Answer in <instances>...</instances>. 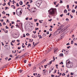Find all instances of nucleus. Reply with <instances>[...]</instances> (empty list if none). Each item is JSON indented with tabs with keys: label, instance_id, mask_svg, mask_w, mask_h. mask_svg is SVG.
Listing matches in <instances>:
<instances>
[{
	"label": "nucleus",
	"instance_id": "nucleus-21",
	"mask_svg": "<svg viewBox=\"0 0 77 77\" xmlns=\"http://www.w3.org/2000/svg\"><path fill=\"white\" fill-rule=\"evenodd\" d=\"M5 29H9V27H8V26H5Z\"/></svg>",
	"mask_w": 77,
	"mask_h": 77
},
{
	"label": "nucleus",
	"instance_id": "nucleus-20",
	"mask_svg": "<svg viewBox=\"0 0 77 77\" xmlns=\"http://www.w3.org/2000/svg\"><path fill=\"white\" fill-rule=\"evenodd\" d=\"M34 21L35 22H36L37 21H38V19H34Z\"/></svg>",
	"mask_w": 77,
	"mask_h": 77
},
{
	"label": "nucleus",
	"instance_id": "nucleus-48",
	"mask_svg": "<svg viewBox=\"0 0 77 77\" xmlns=\"http://www.w3.org/2000/svg\"><path fill=\"white\" fill-rule=\"evenodd\" d=\"M71 48L70 46H69L67 47V48Z\"/></svg>",
	"mask_w": 77,
	"mask_h": 77
},
{
	"label": "nucleus",
	"instance_id": "nucleus-38",
	"mask_svg": "<svg viewBox=\"0 0 77 77\" xmlns=\"http://www.w3.org/2000/svg\"><path fill=\"white\" fill-rule=\"evenodd\" d=\"M51 77H54V75H53V74H52L51 75Z\"/></svg>",
	"mask_w": 77,
	"mask_h": 77
},
{
	"label": "nucleus",
	"instance_id": "nucleus-35",
	"mask_svg": "<svg viewBox=\"0 0 77 77\" xmlns=\"http://www.w3.org/2000/svg\"><path fill=\"white\" fill-rule=\"evenodd\" d=\"M36 24L37 26H39V23H36Z\"/></svg>",
	"mask_w": 77,
	"mask_h": 77
},
{
	"label": "nucleus",
	"instance_id": "nucleus-18",
	"mask_svg": "<svg viewBox=\"0 0 77 77\" xmlns=\"http://www.w3.org/2000/svg\"><path fill=\"white\" fill-rule=\"evenodd\" d=\"M37 44H38L37 43H35L34 44L33 47H35V46H36V45H37Z\"/></svg>",
	"mask_w": 77,
	"mask_h": 77
},
{
	"label": "nucleus",
	"instance_id": "nucleus-7",
	"mask_svg": "<svg viewBox=\"0 0 77 77\" xmlns=\"http://www.w3.org/2000/svg\"><path fill=\"white\" fill-rule=\"evenodd\" d=\"M54 53H56V52L58 51V49L57 48H56L54 50Z\"/></svg>",
	"mask_w": 77,
	"mask_h": 77
},
{
	"label": "nucleus",
	"instance_id": "nucleus-8",
	"mask_svg": "<svg viewBox=\"0 0 77 77\" xmlns=\"http://www.w3.org/2000/svg\"><path fill=\"white\" fill-rule=\"evenodd\" d=\"M32 38H37V36H35V35H32Z\"/></svg>",
	"mask_w": 77,
	"mask_h": 77
},
{
	"label": "nucleus",
	"instance_id": "nucleus-5",
	"mask_svg": "<svg viewBox=\"0 0 77 77\" xmlns=\"http://www.w3.org/2000/svg\"><path fill=\"white\" fill-rule=\"evenodd\" d=\"M35 8H32L30 10V12H35Z\"/></svg>",
	"mask_w": 77,
	"mask_h": 77
},
{
	"label": "nucleus",
	"instance_id": "nucleus-17",
	"mask_svg": "<svg viewBox=\"0 0 77 77\" xmlns=\"http://www.w3.org/2000/svg\"><path fill=\"white\" fill-rule=\"evenodd\" d=\"M71 75H74V73L71 72L70 73Z\"/></svg>",
	"mask_w": 77,
	"mask_h": 77
},
{
	"label": "nucleus",
	"instance_id": "nucleus-31",
	"mask_svg": "<svg viewBox=\"0 0 77 77\" xmlns=\"http://www.w3.org/2000/svg\"><path fill=\"white\" fill-rule=\"evenodd\" d=\"M60 64H62V65H63V62H61V63H60Z\"/></svg>",
	"mask_w": 77,
	"mask_h": 77
},
{
	"label": "nucleus",
	"instance_id": "nucleus-15",
	"mask_svg": "<svg viewBox=\"0 0 77 77\" xmlns=\"http://www.w3.org/2000/svg\"><path fill=\"white\" fill-rule=\"evenodd\" d=\"M75 10H72V12L73 13H74V12H75Z\"/></svg>",
	"mask_w": 77,
	"mask_h": 77
},
{
	"label": "nucleus",
	"instance_id": "nucleus-49",
	"mask_svg": "<svg viewBox=\"0 0 77 77\" xmlns=\"http://www.w3.org/2000/svg\"><path fill=\"white\" fill-rule=\"evenodd\" d=\"M33 33H34V34H35L36 33V31H33Z\"/></svg>",
	"mask_w": 77,
	"mask_h": 77
},
{
	"label": "nucleus",
	"instance_id": "nucleus-52",
	"mask_svg": "<svg viewBox=\"0 0 77 77\" xmlns=\"http://www.w3.org/2000/svg\"><path fill=\"white\" fill-rule=\"evenodd\" d=\"M11 45H12V46H13V44H12V42H11Z\"/></svg>",
	"mask_w": 77,
	"mask_h": 77
},
{
	"label": "nucleus",
	"instance_id": "nucleus-1",
	"mask_svg": "<svg viewBox=\"0 0 77 77\" xmlns=\"http://www.w3.org/2000/svg\"><path fill=\"white\" fill-rule=\"evenodd\" d=\"M66 67L68 68H72L73 66L72 64L70 62V61H69V60H68L66 61Z\"/></svg>",
	"mask_w": 77,
	"mask_h": 77
},
{
	"label": "nucleus",
	"instance_id": "nucleus-32",
	"mask_svg": "<svg viewBox=\"0 0 77 77\" xmlns=\"http://www.w3.org/2000/svg\"><path fill=\"white\" fill-rule=\"evenodd\" d=\"M67 9H69V5H67Z\"/></svg>",
	"mask_w": 77,
	"mask_h": 77
},
{
	"label": "nucleus",
	"instance_id": "nucleus-3",
	"mask_svg": "<svg viewBox=\"0 0 77 77\" xmlns=\"http://www.w3.org/2000/svg\"><path fill=\"white\" fill-rule=\"evenodd\" d=\"M56 8H51L48 11V12H49L50 15H54V11L56 10Z\"/></svg>",
	"mask_w": 77,
	"mask_h": 77
},
{
	"label": "nucleus",
	"instance_id": "nucleus-42",
	"mask_svg": "<svg viewBox=\"0 0 77 77\" xmlns=\"http://www.w3.org/2000/svg\"><path fill=\"white\" fill-rule=\"evenodd\" d=\"M4 5L2 4V5L3 6H5V5H6V3H5V2H4Z\"/></svg>",
	"mask_w": 77,
	"mask_h": 77
},
{
	"label": "nucleus",
	"instance_id": "nucleus-30",
	"mask_svg": "<svg viewBox=\"0 0 77 77\" xmlns=\"http://www.w3.org/2000/svg\"><path fill=\"white\" fill-rule=\"evenodd\" d=\"M5 10H7V9H9V8L8 7H5Z\"/></svg>",
	"mask_w": 77,
	"mask_h": 77
},
{
	"label": "nucleus",
	"instance_id": "nucleus-24",
	"mask_svg": "<svg viewBox=\"0 0 77 77\" xmlns=\"http://www.w3.org/2000/svg\"><path fill=\"white\" fill-rule=\"evenodd\" d=\"M26 35L27 36H29V35H30V34H29L28 33H27L26 34Z\"/></svg>",
	"mask_w": 77,
	"mask_h": 77
},
{
	"label": "nucleus",
	"instance_id": "nucleus-23",
	"mask_svg": "<svg viewBox=\"0 0 77 77\" xmlns=\"http://www.w3.org/2000/svg\"><path fill=\"white\" fill-rule=\"evenodd\" d=\"M23 62H24V63H26V62H27V60H24Z\"/></svg>",
	"mask_w": 77,
	"mask_h": 77
},
{
	"label": "nucleus",
	"instance_id": "nucleus-11",
	"mask_svg": "<svg viewBox=\"0 0 77 77\" xmlns=\"http://www.w3.org/2000/svg\"><path fill=\"white\" fill-rule=\"evenodd\" d=\"M64 53L65 54H68V51H64Z\"/></svg>",
	"mask_w": 77,
	"mask_h": 77
},
{
	"label": "nucleus",
	"instance_id": "nucleus-25",
	"mask_svg": "<svg viewBox=\"0 0 77 77\" xmlns=\"http://www.w3.org/2000/svg\"><path fill=\"white\" fill-rule=\"evenodd\" d=\"M5 66H4L3 67L1 68V69H3V68H5Z\"/></svg>",
	"mask_w": 77,
	"mask_h": 77
},
{
	"label": "nucleus",
	"instance_id": "nucleus-28",
	"mask_svg": "<svg viewBox=\"0 0 77 77\" xmlns=\"http://www.w3.org/2000/svg\"><path fill=\"white\" fill-rule=\"evenodd\" d=\"M60 3H63V2H62V1L60 0Z\"/></svg>",
	"mask_w": 77,
	"mask_h": 77
},
{
	"label": "nucleus",
	"instance_id": "nucleus-63",
	"mask_svg": "<svg viewBox=\"0 0 77 77\" xmlns=\"http://www.w3.org/2000/svg\"><path fill=\"white\" fill-rule=\"evenodd\" d=\"M30 5H28L27 6H28L29 8H30Z\"/></svg>",
	"mask_w": 77,
	"mask_h": 77
},
{
	"label": "nucleus",
	"instance_id": "nucleus-51",
	"mask_svg": "<svg viewBox=\"0 0 77 77\" xmlns=\"http://www.w3.org/2000/svg\"><path fill=\"white\" fill-rule=\"evenodd\" d=\"M11 24H14V22L12 21L11 22Z\"/></svg>",
	"mask_w": 77,
	"mask_h": 77
},
{
	"label": "nucleus",
	"instance_id": "nucleus-10",
	"mask_svg": "<svg viewBox=\"0 0 77 77\" xmlns=\"http://www.w3.org/2000/svg\"><path fill=\"white\" fill-rule=\"evenodd\" d=\"M46 59H45L44 60H43L42 62V63H44V62H45V61H46V60H46Z\"/></svg>",
	"mask_w": 77,
	"mask_h": 77
},
{
	"label": "nucleus",
	"instance_id": "nucleus-39",
	"mask_svg": "<svg viewBox=\"0 0 77 77\" xmlns=\"http://www.w3.org/2000/svg\"><path fill=\"white\" fill-rule=\"evenodd\" d=\"M49 30L50 31H52V29H51V28H50V29H49Z\"/></svg>",
	"mask_w": 77,
	"mask_h": 77
},
{
	"label": "nucleus",
	"instance_id": "nucleus-9",
	"mask_svg": "<svg viewBox=\"0 0 77 77\" xmlns=\"http://www.w3.org/2000/svg\"><path fill=\"white\" fill-rule=\"evenodd\" d=\"M19 4L20 5H23V2L21 1H20L19 2Z\"/></svg>",
	"mask_w": 77,
	"mask_h": 77
},
{
	"label": "nucleus",
	"instance_id": "nucleus-6",
	"mask_svg": "<svg viewBox=\"0 0 77 77\" xmlns=\"http://www.w3.org/2000/svg\"><path fill=\"white\" fill-rule=\"evenodd\" d=\"M36 3L38 5H39V6H40V5H41V3H40V2L39 1L37 2Z\"/></svg>",
	"mask_w": 77,
	"mask_h": 77
},
{
	"label": "nucleus",
	"instance_id": "nucleus-16",
	"mask_svg": "<svg viewBox=\"0 0 77 77\" xmlns=\"http://www.w3.org/2000/svg\"><path fill=\"white\" fill-rule=\"evenodd\" d=\"M64 12H65V13H67V10H65L64 11Z\"/></svg>",
	"mask_w": 77,
	"mask_h": 77
},
{
	"label": "nucleus",
	"instance_id": "nucleus-12",
	"mask_svg": "<svg viewBox=\"0 0 77 77\" xmlns=\"http://www.w3.org/2000/svg\"><path fill=\"white\" fill-rule=\"evenodd\" d=\"M60 57H62L63 56V54H60L59 55Z\"/></svg>",
	"mask_w": 77,
	"mask_h": 77
},
{
	"label": "nucleus",
	"instance_id": "nucleus-27",
	"mask_svg": "<svg viewBox=\"0 0 77 77\" xmlns=\"http://www.w3.org/2000/svg\"><path fill=\"white\" fill-rule=\"evenodd\" d=\"M73 42H73V41L72 40L71 41V44H73Z\"/></svg>",
	"mask_w": 77,
	"mask_h": 77
},
{
	"label": "nucleus",
	"instance_id": "nucleus-47",
	"mask_svg": "<svg viewBox=\"0 0 77 77\" xmlns=\"http://www.w3.org/2000/svg\"><path fill=\"white\" fill-rule=\"evenodd\" d=\"M28 65L29 66V67H30L31 66V65H32V64H29Z\"/></svg>",
	"mask_w": 77,
	"mask_h": 77
},
{
	"label": "nucleus",
	"instance_id": "nucleus-37",
	"mask_svg": "<svg viewBox=\"0 0 77 77\" xmlns=\"http://www.w3.org/2000/svg\"><path fill=\"white\" fill-rule=\"evenodd\" d=\"M35 30H38L39 29V28H35Z\"/></svg>",
	"mask_w": 77,
	"mask_h": 77
},
{
	"label": "nucleus",
	"instance_id": "nucleus-62",
	"mask_svg": "<svg viewBox=\"0 0 77 77\" xmlns=\"http://www.w3.org/2000/svg\"><path fill=\"white\" fill-rule=\"evenodd\" d=\"M1 43L2 44V45L3 46V45H4V44H3V42H2Z\"/></svg>",
	"mask_w": 77,
	"mask_h": 77
},
{
	"label": "nucleus",
	"instance_id": "nucleus-53",
	"mask_svg": "<svg viewBox=\"0 0 77 77\" xmlns=\"http://www.w3.org/2000/svg\"><path fill=\"white\" fill-rule=\"evenodd\" d=\"M17 42H20V40L17 39Z\"/></svg>",
	"mask_w": 77,
	"mask_h": 77
},
{
	"label": "nucleus",
	"instance_id": "nucleus-54",
	"mask_svg": "<svg viewBox=\"0 0 77 77\" xmlns=\"http://www.w3.org/2000/svg\"><path fill=\"white\" fill-rule=\"evenodd\" d=\"M28 19H29V17H27L26 18L25 20H28Z\"/></svg>",
	"mask_w": 77,
	"mask_h": 77
},
{
	"label": "nucleus",
	"instance_id": "nucleus-14",
	"mask_svg": "<svg viewBox=\"0 0 77 77\" xmlns=\"http://www.w3.org/2000/svg\"><path fill=\"white\" fill-rule=\"evenodd\" d=\"M16 6H17V7L20 6V5H19V4H18V3H17L16 4Z\"/></svg>",
	"mask_w": 77,
	"mask_h": 77
},
{
	"label": "nucleus",
	"instance_id": "nucleus-64",
	"mask_svg": "<svg viewBox=\"0 0 77 77\" xmlns=\"http://www.w3.org/2000/svg\"><path fill=\"white\" fill-rule=\"evenodd\" d=\"M75 3H76V4H77V1L76 2L75 1Z\"/></svg>",
	"mask_w": 77,
	"mask_h": 77
},
{
	"label": "nucleus",
	"instance_id": "nucleus-26",
	"mask_svg": "<svg viewBox=\"0 0 77 77\" xmlns=\"http://www.w3.org/2000/svg\"><path fill=\"white\" fill-rule=\"evenodd\" d=\"M28 4H29V2H26V5H28Z\"/></svg>",
	"mask_w": 77,
	"mask_h": 77
},
{
	"label": "nucleus",
	"instance_id": "nucleus-34",
	"mask_svg": "<svg viewBox=\"0 0 77 77\" xmlns=\"http://www.w3.org/2000/svg\"><path fill=\"white\" fill-rule=\"evenodd\" d=\"M20 73H21V72H23V70H20Z\"/></svg>",
	"mask_w": 77,
	"mask_h": 77
},
{
	"label": "nucleus",
	"instance_id": "nucleus-44",
	"mask_svg": "<svg viewBox=\"0 0 77 77\" xmlns=\"http://www.w3.org/2000/svg\"><path fill=\"white\" fill-rule=\"evenodd\" d=\"M30 3H32V2H33V1L32 0H30Z\"/></svg>",
	"mask_w": 77,
	"mask_h": 77
},
{
	"label": "nucleus",
	"instance_id": "nucleus-29",
	"mask_svg": "<svg viewBox=\"0 0 77 77\" xmlns=\"http://www.w3.org/2000/svg\"><path fill=\"white\" fill-rule=\"evenodd\" d=\"M66 20L67 21H69V19L68 18H66Z\"/></svg>",
	"mask_w": 77,
	"mask_h": 77
},
{
	"label": "nucleus",
	"instance_id": "nucleus-2",
	"mask_svg": "<svg viewBox=\"0 0 77 77\" xmlns=\"http://www.w3.org/2000/svg\"><path fill=\"white\" fill-rule=\"evenodd\" d=\"M22 9L21 8H19L17 9L16 11V14L18 16H20L22 14Z\"/></svg>",
	"mask_w": 77,
	"mask_h": 77
},
{
	"label": "nucleus",
	"instance_id": "nucleus-59",
	"mask_svg": "<svg viewBox=\"0 0 77 77\" xmlns=\"http://www.w3.org/2000/svg\"><path fill=\"white\" fill-rule=\"evenodd\" d=\"M8 30H6V31H5V33H8Z\"/></svg>",
	"mask_w": 77,
	"mask_h": 77
},
{
	"label": "nucleus",
	"instance_id": "nucleus-43",
	"mask_svg": "<svg viewBox=\"0 0 77 77\" xmlns=\"http://www.w3.org/2000/svg\"><path fill=\"white\" fill-rule=\"evenodd\" d=\"M2 14H6V13H5V11H3V12H2Z\"/></svg>",
	"mask_w": 77,
	"mask_h": 77
},
{
	"label": "nucleus",
	"instance_id": "nucleus-60",
	"mask_svg": "<svg viewBox=\"0 0 77 77\" xmlns=\"http://www.w3.org/2000/svg\"><path fill=\"white\" fill-rule=\"evenodd\" d=\"M77 6L75 5V8L76 9H77Z\"/></svg>",
	"mask_w": 77,
	"mask_h": 77
},
{
	"label": "nucleus",
	"instance_id": "nucleus-58",
	"mask_svg": "<svg viewBox=\"0 0 77 77\" xmlns=\"http://www.w3.org/2000/svg\"><path fill=\"white\" fill-rule=\"evenodd\" d=\"M14 26H12L11 27V29H13V27H14Z\"/></svg>",
	"mask_w": 77,
	"mask_h": 77
},
{
	"label": "nucleus",
	"instance_id": "nucleus-22",
	"mask_svg": "<svg viewBox=\"0 0 77 77\" xmlns=\"http://www.w3.org/2000/svg\"><path fill=\"white\" fill-rule=\"evenodd\" d=\"M70 16L71 18H73V16H72L71 14H70Z\"/></svg>",
	"mask_w": 77,
	"mask_h": 77
},
{
	"label": "nucleus",
	"instance_id": "nucleus-50",
	"mask_svg": "<svg viewBox=\"0 0 77 77\" xmlns=\"http://www.w3.org/2000/svg\"><path fill=\"white\" fill-rule=\"evenodd\" d=\"M28 46H30V47H31V44H30V43H29V45H28Z\"/></svg>",
	"mask_w": 77,
	"mask_h": 77
},
{
	"label": "nucleus",
	"instance_id": "nucleus-4",
	"mask_svg": "<svg viewBox=\"0 0 77 77\" xmlns=\"http://www.w3.org/2000/svg\"><path fill=\"white\" fill-rule=\"evenodd\" d=\"M61 31V29H58L57 31H56L54 33V35H57V33H60Z\"/></svg>",
	"mask_w": 77,
	"mask_h": 77
},
{
	"label": "nucleus",
	"instance_id": "nucleus-41",
	"mask_svg": "<svg viewBox=\"0 0 77 77\" xmlns=\"http://www.w3.org/2000/svg\"><path fill=\"white\" fill-rule=\"evenodd\" d=\"M63 14H62L61 15V14L60 15V17H62V16H63Z\"/></svg>",
	"mask_w": 77,
	"mask_h": 77
},
{
	"label": "nucleus",
	"instance_id": "nucleus-40",
	"mask_svg": "<svg viewBox=\"0 0 77 77\" xmlns=\"http://www.w3.org/2000/svg\"><path fill=\"white\" fill-rule=\"evenodd\" d=\"M8 57H6V58H5V59L6 60H8Z\"/></svg>",
	"mask_w": 77,
	"mask_h": 77
},
{
	"label": "nucleus",
	"instance_id": "nucleus-45",
	"mask_svg": "<svg viewBox=\"0 0 77 77\" xmlns=\"http://www.w3.org/2000/svg\"><path fill=\"white\" fill-rule=\"evenodd\" d=\"M49 64H51L52 63V62L51 61H50L49 63Z\"/></svg>",
	"mask_w": 77,
	"mask_h": 77
},
{
	"label": "nucleus",
	"instance_id": "nucleus-19",
	"mask_svg": "<svg viewBox=\"0 0 77 77\" xmlns=\"http://www.w3.org/2000/svg\"><path fill=\"white\" fill-rule=\"evenodd\" d=\"M54 4L55 5H56V3H57V2H54Z\"/></svg>",
	"mask_w": 77,
	"mask_h": 77
},
{
	"label": "nucleus",
	"instance_id": "nucleus-13",
	"mask_svg": "<svg viewBox=\"0 0 77 77\" xmlns=\"http://www.w3.org/2000/svg\"><path fill=\"white\" fill-rule=\"evenodd\" d=\"M36 67H34L33 69V71L34 72H35V71H36Z\"/></svg>",
	"mask_w": 77,
	"mask_h": 77
},
{
	"label": "nucleus",
	"instance_id": "nucleus-57",
	"mask_svg": "<svg viewBox=\"0 0 77 77\" xmlns=\"http://www.w3.org/2000/svg\"><path fill=\"white\" fill-rule=\"evenodd\" d=\"M6 15H8V17L9 16V14H6Z\"/></svg>",
	"mask_w": 77,
	"mask_h": 77
},
{
	"label": "nucleus",
	"instance_id": "nucleus-33",
	"mask_svg": "<svg viewBox=\"0 0 77 77\" xmlns=\"http://www.w3.org/2000/svg\"><path fill=\"white\" fill-rule=\"evenodd\" d=\"M49 21L51 22V21H52V19H51L50 20H48Z\"/></svg>",
	"mask_w": 77,
	"mask_h": 77
},
{
	"label": "nucleus",
	"instance_id": "nucleus-46",
	"mask_svg": "<svg viewBox=\"0 0 77 77\" xmlns=\"http://www.w3.org/2000/svg\"><path fill=\"white\" fill-rule=\"evenodd\" d=\"M39 23H42V22H41V20H39Z\"/></svg>",
	"mask_w": 77,
	"mask_h": 77
},
{
	"label": "nucleus",
	"instance_id": "nucleus-36",
	"mask_svg": "<svg viewBox=\"0 0 77 77\" xmlns=\"http://www.w3.org/2000/svg\"><path fill=\"white\" fill-rule=\"evenodd\" d=\"M46 33L47 35H48V34H49V31H47Z\"/></svg>",
	"mask_w": 77,
	"mask_h": 77
},
{
	"label": "nucleus",
	"instance_id": "nucleus-56",
	"mask_svg": "<svg viewBox=\"0 0 77 77\" xmlns=\"http://www.w3.org/2000/svg\"><path fill=\"white\" fill-rule=\"evenodd\" d=\"M11 58H10L9 59H8V61H9V60H11Z\"/></svg>",
	"mask_w": 77,
	"mask_h": 77
},
{
	"label": "nucleus",
	"instance_id": "nucleus-55",
	"mask_svg": "<svg viewBox=\"0 0 77 77\" xmlns=\"http://www.w3.org/2000/svg\"><path fill=\"white\" fill-rule=\"evenodd\" d=\"M70 44H69V43H67L66 44V45H69Z\"/></svg>",
	"mask_w": 77,
	"mask_h": 77
},
{
	"label": "nucleus",
	"instance_id": "nucleus-61",
	"mask_svg": "<svg viewBox=\"0 0 77 77\" xmlns=\"http://www.w3.org/2000/svg\"><path fill=\"white\" fill-rule=\"evenodd\" d=\"M42 38V36H41H41H40L39 37V39H41V38Z\"/></svg>",
	"mask_w": 77,
	"mask_h": 77
}]
</instances>
